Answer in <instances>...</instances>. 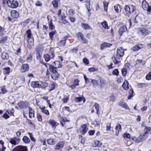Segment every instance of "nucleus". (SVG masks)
<instances>
[{"mask_svg":"<svg viewBox=\"0 0 151 151\" xmlns=\"http://www.w3.org/2000/svg\"><path fill=\"white\" fill-rule=\"evenodd\" d=\"M145 129L144 133L140 134L137 138L133 137L132 139L137 143H139L145 140L148 136V133L151 130V127H145Z\"/></svg>","mask_w":151,"mask_h":151,"instance_id":"nucleus-1","label":"nucleus"},{"mask_svg":"<svg viewBox=\"0 0 151 151\" xmlns=\"http://www.w3.org/2000/svg\"><path fill=\"white\" fill-rule=\"evenodd\" d=\"M124 54V50L121 47L118 48L117 50L116 54L114 57V59L115 60V61H114V63L117 64L119 63L120 61L117 59H119L120 58L123 56Z\"/></svg>","mask_w":151,"mask_h":151,"instance_id":"nucleus-2","label":"nucleus"},{"mask_svg":"<svg viewBox=\"0 0 151 151\" xmlns=\"http://www.w3.org/2000/svg\"><path fill=\"white\" fill-rule=\"evenodd\" d=\"M49 54L50 55L48 54H45L44 55V58L45 61L46 62L50 61L51 59L53 58L55 56V53L53 51L52 48H51L50 49Z\"/></svg>","mask_w":151,"mask_h":151,"instance_id":"nucleus-3","label":"nucleus"},{"mask_svg":"<svg viewBox=\"0 0 151 151\" xmlns=\"http://www.w3.org/2000/svg\"><path fill=\"white\" fill-rule=\"evenodd\" d=\"M7 4L9 6L12 8H16L19 5L17 1L14 0H8L7 1Z\"/></svg>","mask_w":151,"mask_h":151,"instance_id":"nucleus-4","label":"nucleus"},{"mask_svg":"<svg viewBox=\"0 0 151 151\" xmlns=\"http://www.w3.org/2000/svg\"><path fill=\"white\" fill-rule=\"evenodd\" d=\"M51 66H49V69L52 72L51 74L52 78L54 80H56L59 77V74L56 69L51 68Z\"/></svg>","mask_w":151,"mask_h":151,"instance_id":"nucleus-5","label":"nucleus"},{"mask_svg":"<svg viewBox=\"0 0 151 151\" xmlns=\"http://www.w3.org/2000/svg\"><path fill=\"white\" fill-rule=\"evenodd\" d=\"M62 63L59 61H56L54 62L52 65H50V66H51V68H53L56 69L58 68H60L62 67Z\"/></svg>","mask_w":151,"mask_h":151,"instance_id":"nucleus-6","label":"nucleus"},{"mask_svg":"<svg viewBox=\"0 0 151 151\" xmlns=\"http://www.w3.org/2000/svg\"><path fill=\"white\" fill-rule=\"evenodd\" d=\"M29 105V103L26 101H21L18 104V106L21 109L27 108Z\"/></svg>","mask_w":151,"mask_h":151,"instance_id":"nucleus-7","label":"nucleus"},{"mask_svg":"<svg viewBox=\"0 0 151 151\" xmlns=\"http://www.w3.org/2000/svg\"><path fill=\"white\" fill-rule=\"evenodd\" d=\"M20 140V139L19 138H17L16 137H14L11 138L9 142L12 145H17L18 144V142H19Z\"/></svg>","mask_w":151,"mask_h":151,"instance_id":"nucleus-8","label":"nucleus"},{"mask_svg":"<svg viewBox=\"0 0 151 151\" xmlns=\"http://www.w3.org/2000/svg\"><path fill=\"white\" fill-rule=\"evenodd\" d=\"M43 51V49L40 47H37L36 50L37 59H40L41 57Z\"/></svg>","mask_w":151,"mask_h":151,"instance_id":"nucleus-9","label":"nucleus"},{"mask_svg":"<svg viewBox=\"0 0 151 151\" xmlns=\"http://www.w3.org/2000/svg\"><path fill=\"white\" fill-rule=\"evenodd\" d=\"M88 130V128L86 124H83L81 126V130L82 134H84L87 132Z\"/></svg>","mask_w":151,"mask_h":151,"instance_id":"nucleus-10","label":"nucleus"},{"mask_svg":"<svg viewBox=\"0 0 151 151\" xmlns=\"http://www.w3.org/2000/svg\"><path fill=\"white\" fill-rule=\"evenodd\" d=\"M64 145V142H60L57 144L55 147V150H60L63 148Z\"/></svg>","mask_w":151,"mask_h":151,"instance_id":"nucleus-11","label":"nucleus"},{"mask_svg":"<svg viewBox=\"0 0 151 151\" xmlns=\"http://www.w3.org/2000/svg\"><path fill=\"white\" fill-rule=\"evenodd\" d=\"M14 151H28L27 147L26 146H19L17 147Z\"/></svg>","mask_w":151,"mask_h":151,"instance_id":"nucleus-12","label":"nucleus"},{"mask_svg":"<svg viewBox=\"0 0 151 151\" xmlns=\"http://www.w3.org/2000/svg\"><path fill=\"white\" fill-rule=\"evenodd\" d=\"M124 9L125 11V14L126 16L129 17L131 13L130 8L128 5H126L124 7Z\"/></svg>","mask_w":151,"mask_h":151,"instance_id":"nucleus-13","label":"nucleus"},{"mask_svg":"<svg viewBox=\"0 0 151 151\" xmlns=\"http://www.w3.org/2000/svg\"><path fill=\"white\" fill-rule=\"evenodd\" d=\"M146 3V2L145 1V0H143L142 4V7L145 10L147 9L148 11H150V8H149L148 4L147 3L145 5L144 4H145Z\"/></svg>","mask_w":151,"mask_h":151,"instance_id":"nucleus-14","label":"nucleus"},{"mask_svg":"<svg viewBox=\"0 0 151 151\" xmlns=\"http://www.w3.org/2000/svg\"><path fill=\"white\" fill-rule=\"evenodd\" d=\"M112 45V44L107 43L106 42H104L102 43L100 46V48L101 50H103L104 49L106 48L107 47H110Z\"/></svg>","mask_w":151,"mask_h":151,"instance_id":"nucleus-15","label":"nucleus"},{"mask_svg":"<svg viewBox=\"0 0 151 151\" xmlns=\"http://www.w3.org/2000/svg\"><path fill=\"white\" fill-rule=\"evenodd\" d=\"M11 17L14 19H16L19 16L18 12L14 10H12L11 12Z\"/></svg>","mask_w":151,"mask_h":151,"instance_id":"nucleus-16","label":"nucleus"},{"mask_svg":"<svg viewBox=\"0 0 151 151\" xmlns=\"http://www.w3.org/2000/svg\"><path fill=\"white\" fill-rule=\"evenodd\" d=\"M86 6L88 10V16H89L91 14L90 11V0H86Z\"/></svg>","mask_w":151,"mask_h":151,"instance_id":"nucleus-17","label":"nucleus"},{"mask_svg":"<svg viewBox=\"0 0 151 151\" xmlns=\"http://www.w3.org/2000/svg\"><path fill=\"white\" fill-rule=\"evenodd\" d=\"M29 69L28 65L27 64L23 65L21 68V70L22 72H24L28 71Z\"/></svg>","mask_w":151,"mask_h":151,"instance_id":"nucleus-18","label":"nucleus"},{"mask_svg":"<svg viewBox=\"0 0 151 151\" xmlns=\"http://www.w3.org/2000/svg\"><path fill=\"white\" fill-rule=\"evenodd\" d=\"M31 85L33 88H40V81H33L31 83Z\"/></svg>","mask_w":151,"mask_h":151,"instance_id":"nucleus-19","label":"nucleus"},{"mask_svg":"<svg viewBox=\"0 0 151 151\" xmlns=\"http://www.w3.org/2000/svg\"><path fill=\"white\" fill-rule=\"evenodd\" d=\"M142 47V45H136L132 48L131 49L133 51H135L141 49Z\"/></svg>","mask_w":151,"mask_h":151,"instance_id":"nucleus-20","label":"nucleus"},{"mask_svg":"<svg viewBox=\"0 0 151 151\" xmlns=\"http://www.w3.org/2000/svg\"><path fill=\"white\" fill-rule=\"evenodd\" d=\"M127 28L125 26H123L120 27L119 30V34L120 36H121L122 35L123 33L125 32L127 30Z\"/></svg>","mask_w":151,"mask_h":151,"instance_id":"nucleus-21","label":"nucleus"},{"mask_svg":"<svg viewBox=\"0 0 151 151\" xmlns=\"http://www.w3.org/2000/svg\"><path fill=\"white\" fill-rule=\"evenodd\" d=\"M29 116L30 118H32L33 117H34V111L32 109L31 107H29Z\"/></svg>","mask_w":151,"mask_h":151,"instance_id":"nucleus-22","label":"nucleus"},{"mask_svg":"<svg viewBox=\"0 0 151 151\" xmlns=\"http://www.w3.org/2000/svg\"><path fill=\"white\" fill-rule=\"evenodd\" d=\"M129 84L128 81H125L123 83L122 86L125 90H127L129 88Z\"/></svg>","mask_w":151,"mask_h":151,"instance_id":"nucleus-23","label":"nucleus"},{"mask_svg":"<svg viewBox=\"0 0 151 151\" xmlns=\"http://www.w3.org/2000/svg\"><path fill=\"white\" fill-rule=\"evenodd\" d=\"M66 16L65 14H63L60 17V19L62 21V23L65 24L68 23L67 20L65 19Z\"/></svg>","mask_w":151,"mask_h":151,"instance_id":"nucleus-24","label":"nucleus"},{"mask_svg":"<svg viewBox=\"0 0 151 151\" xmlns=\"http://www.w3.org/2000/svg\"><path fill=\"white\" fill-rule=\"evenodd\" d=\"M8 37L5 36L3 37H1L0 38V44H3L6 43L7 41Z\"/></svg>","mask_w":151,"mask_h":151,"instance_id":"nucleus-25","label":"nucleus"},{"mask_svg":"<svg viewBox=\"0 0 151 151\" xmlns=\"http://www.w3.org/2000/svg\"><path fill=\"white\" fill-rule=\"evenodd\" d=\"M115 11L117 13H119L121 11V6L119 4L115 5L114 7Z\"/></svg>","mask_w":151,"mask_h":151,"instance_id":"nucleus-26","label":"nucleus"},{"mask_svg":"<svg viewBox=\"0 0 151 151\" xmlns=\"http://www.w3.org/2000/svg\"><path fill=\"white\" fill-rule=\"evenodd\" d=\"M40 108L41 109V111L43 113L46 114L47 115H49V112L48 110L45 109V106H40Z\"/></svg>","mask_w":151,"mask_h":151,"instance_id":"nucleus-27","label":"nucleus"},{"mask_svg":"<svg viewBox=\"0 0 151 151\" xmlns=\"http://www.w3.org/2000/svg\"><path fill=\"white\" fill-rule=\"evenodd\" d=\"M148 86V84L147 83H140L137 84V86L139 88H143L146 87Z\"/></svg>","mask_w":151,"mask_h":151,"instance_id":"nucleus-28","label":"nucleus"},{"mask_svg":"<svg viewBox=\"0 0 151 151\" xmlns=\"http://www.w3.org/2000/svg\"><path fill=\"white\" fill-rule=\"evenodd\" d=\"M141 33L142 35L145 36L149 34L148 32L146 29H142L139 30V32Z\"/></svg>","mask_w":151,"mask_h":151,"instance_id":"nucleus-29","label":"nucleus"},{"mask_svg":"<svg viewBox=\"0 0 151 151\" xmlns=\"http://www.w3.org/2000/svg\"><path fill=\"white\" fill-rule=\"evenodd\" d=\"M1 57L3 60H7L9 58L8 54L6 53L3 52L2 54Z\"/></svg>","mask_w":151,"mask_h":151,"instance_id":"nucleus-30","label":"nucleus"},{"mask_svg":"<svg viewBox=\"0 0 151 151\" xmlns=\"http://www.w3.org/2000/svg\"><path fill=\"white\" fill-rule=\"evenodd\" d=\"M40 88H45L48 86L47 83L40 81Z\"/></svg>","mask_w":151,"mask_h":151,"instance_id":"nucleus-31","label":"nucleus"},{"mask_svg":"<svg viewBox=\"0 0 151 151\" xmlns=\"http://www.w3.org/2000/svg\"><path fill=\"white\" fill-rule=\"evenodd\" d=\"M81 24L82 27L85 30L89 29L90 28V27L88 24L82 23Z\"/></svg>","mask_w":151,"mask_h":151,"instance_id":"nucleus-32","label":"nucleus"},{"mask_svg":"<svg viewBox=\"0 0 151 151\" xmlns=\"http://www.w3.org/2000/svg\"><path fill=\"white\" fill-rule=\"evenodd\" d=\"M22 140L26 143H28L30 142L29 139L26 136H24L23 137Z\"/></svg>","mask_w":151,"mask_h":151,"instance_id":"nucleus-33","label":"nucleus"},{"mask_svg":"<svg viewBox=\"0 0 151 151\" xmlns=\"http://www.w3.org/2000/svg\"><path fill=\"white\" fill-rule=\"evenodd\" d=\"M119 105L124 108L127 109V104L125 102H120L118 104Z\"/></svg>","mask_w":151,"mask_h":151,"instance_id":"nucleus-34","label":"nucleus"},{"mask_svg":"<svg viewBox=\"0 0 151 151\" xmlns=\"http://www.w3.org/2000/svg\"><path fill=\"white\" fill-rule=\"evenodd\" d=\"M101 24L102 26L105 29H108L109 28L107 22L104 21L103 22L101 23Z\"/></svg>","mask_w":151,"mask_h":151,"instance_id":"nucleus-35","label":"nucleus"},{"mask_svg":"<svg viewBox=\"0 0 151 151\" xmlns=\"http://www.w3.org/2000/svg\"><path fill=\"white\" fill-rule=\"evenodd\" d=\"M5 70V73L8 75H9L10 71V68L9 67H6L3 68Z\"/></svg>","mask_w":151,"mask_h":151,"instance_id":"nucleus-36","label":"nucleus"},{"mask_svg":"<svg viewBox=\"0 0 151 151\" xmlns=\"http://www.w3.org/2000/svg\"><path fill=\"white\" fill-rule=\"evenodd\" d=\"M66 40V39L65 37H64L63 38V40H61L60 43H59V45L60 46H63L65 45L66 42L65 41Z\"/></svg>","mask_w":151,"mask_h":151,"instance_id":"nucleus-37","label":"nucleus"},{"mask_svg":"<svg viewBox=\"0 0 151 151\" xmlns=\"http://www.w3.org/2000/svg\"><path fill=\"white\" fill-rule=\"evenodd\" d=\"M49 123L53 127L55 125L57 122L54 120L50 119L49 121Z\"/></svg>","mask_w":151,"mask_h":151,"instance_id":"nucleus-38","label":"nucleus"},{"mask_svg":"<svg viewBox=\"0 0 151 151\" xmlns=\"http://www.w3.org/2000/svg\"><path fill=\"white\" fill-rule=\"evenodd\" d=\"M135 63L136 64H141L142 65H144L145 63L144 61H142V60H138L135 61Z\"/></svg>","mask_w":151,"mask_h":151,"instance_id":"nucleus-39","label":"nucleus"},{"mask_svg":"<svg viewBox=\"0 0 151 151\" xmlns=\"http://www.w3.org/2000/svg\"><path fill=\"white\" fill-rule=\"evenodd\" d=\"M47 142L50 145H53L55 143V141L54 139H48Z\"/></svg>","mask_w":151,"mask_h":151,"instance_id":"nucleus-40","label":"nucleus"},{"mask_svg":"<svg viewBox=\"0 0 151 151\" xmlns=\"http://www.w3.org/2000/svg\"><path fill=\"white\" fill-rule=\"evenodd\" d=\"M94 106L96 111V114H98L99 111V105L97 103H95L94 105Z\"/></svg>","mask_w":151,"mask_h":151,"instance_id":"nucleus-41","label":"nucleus"},{"mask_svg":"<svg viewBox=\"0 0 151 151\" xmlns=\"http://www.w3.org/2000/svg\"><path fill=\"white\" fill-rule=\"evenodd\" d=\"M27 37L29 39H30L31 37V31L30 29L28 30L26 32Z\"/></svg>","mask_w":151,"mask_h":151,"instance_id":"nucleus-42","label":"nucleus"},{"mask_svg":"<svg viewBox=\"0 0 151 151\" xmlns=\"http://www.w3.org/2000/svg\"><path fill=\"white\" fill-rule=\"evenodd\" d=\"M103 4L104 5V10L107 11L108 7V3L106 2V1H105L103 2Z\"/></svg>","mask_w":151,"mask_h":151,"instance_id":"nucleus-43","label":"nucleus"},{"mask_svg":"<svg viewBox=\"0 0 151 151\" xmlns=\"http://www.w3.org/2000/svg\"><path fill=\"white\" fill-rule=\"evenodd\" d=\"M75 12L73 9H70L68 11V13L70 16H73Z\"/></svg>","mask_w":151,"mask_h":151,"instance_id":"nucleus-44","label":"nucleus"},{"mask_svg":"<svg viewBox=\"0 0 151 151\" xmlns=\"http://www.w3.org/2000/svg\"><path fill=\"white\" fill-rule=\"evenodd\" d=\"M95 144L96 146L100 147L102 145V143L101 142L99 141L96 140L95 142Z\"/></svg>","mask_w":151,"mask_h":151,"instance_id":"nucleus-45","label":"nucleus"},{"mask_svg":"<svg viewBox=\"0 0 151 151\" xmlns=\"http://www.w3.org/2000/svg\"><path fill=\"white\" fill-rule=\"evenodd\" d=\"M90 79L91 81V82L92 83V84L94 86H97L98 82L96 80L91 79Z\"/></svg>","mask_w":151,"mask_h":151,"instance_id":"nucleus-46","label":"nucleus"},{"mask_svg":"<svg viewBox=\"0 0 151 151\" xmlns=\"http://www.w3.org/2000/svg\"><path fill=\"white\" fill-rule=\"evenodd\" d=\"M122 74L123 76H125L127 73V69L125 68H123L121 70Z\"/></svg>","mask_w":151,"mask_h":151,"instance_id":"nucleus-47","label":"nucleus"},{"mask_svg":"<svg viewBox=\"0 0 151 151\" xmlns=\"http://www.w3.org/2000/svg\"><path fill=\"white\" fill-rule=\"evenodd\" d=\"M56 32V31L55 30H54L49 33V36L51 40L52 39V36L54 35Z\"/></svg>","mask_w":151,"mask_h":151,"instance_id":"nucleus-48","label":"nucleus"},{"mask_svg":"<svg viewBox=\"0 0 151 151\" xmlns=\"http://www.w3.org/2000/svg\"><path fill=\"white\" fill-rule=\"evenodd\" d=\"M0 144L1 145L2 149H1V151H5V150L6 149V147L4 146V142L2 140H0Z\"/></svg>","mask_w":151,"mask_h":151,"instance_id":"nucleus-49","label":"nucleus"},{"mask_svg":"<svg viewBox=\"0 0 151 151\" xmlns=\"http://www.w3.org/2000/svg\"><path fill=\"white\" fill-rule=\"evenodd\" d=\"M55 87V84L54 83H51L50 86L49 90L51 91L53 90Z\"/></svg>","mask_w":151,"mask_h":151,"instance_id":"nucleus-50","label":"nucleus"},{"mask_svg":"<svg viewBox=\"0 0 151 151\" xmlns=\"http://www.w3.org/2000/svg\"><path fill=\"white\" fill-rule=\"evenodd\" d=\"M52 4L54 7H58V4L57 1L56 0H54L52 1Z\"/></svg>","mask_w":151,"mask_h":151,"instance_id":"nucleus-51","label":"nucleus"},{"mask_svg":"<svg viewBox=\"0 0 151 151\" xmlns=\"http://www.w3.org/2000/svg\"><path fill=\"white\" fill-rule=\"evenodd\" d=\"M82 100L83 98L81 97H77L75 99V101L76 102H80Z\"/></svg>","mask_w":151,"mask_h":151,"instance_id":"nucleus-52","label":"nucleus"},{"mask_svg":"<svg viewBox=\"0 0 151 151\" xmlns=\"http://www.w3.org/2000/svg\"><path fill=\"white\" fill-rule=\"evenodd\" d=\"M115 129L116 130L118 131H121L122 129L121 126V125L119 124H118L115 127Z\"/></svg>","mask_w":151,"mask_h":151,"instance_id":"nucleus-53","label":"nucleus"},{"mask_svg":"<svg viewBox=\"0 0 151 151\" xmlns=\"http://www.w3.org/2000/svg\"><path fill=\"white\" fill-rule=\"evenodd\" d=\"M49 28L51 30L53 29H54V28H55V26L53 24L52 22H51L50 23H49Z\"/></svg>","mask_w":151,"mask_h":151,"instance_id":"nucleus-54","label":"nucleus"},{"mask_svg":"<svg viewBox=\"0 0 151 151\" xmlns=\"http://www.w3.org/2000/svg\"><path fill=\"white\" fill-rule=\"evenodd\" d=\"M98 70V68H91L88 69V70L90 72L96 71Z\"/></svg>","mask_w":151,"mask_h":151,"instance_id":"nucleus-55","label":"nucleus"},{"mask_svg":"<svg viewBox=\"0 0 151 151\" xmlns=\"http://www.w3.org/2000/svg\"><path fill=\"white\" fill-rule=\"evenodd\" d=\"M130 8V9H131V12L132 13H133L134 11H135L136 9V7L135 6L132 5L131 6Z\"/></svg>","mask_w":151,"mask_h":151,"instance_id":"nucleus-56","label":"nucleus"},{"mask_svg":"<svg viewBox=\"0 0 151 151\" xmlns=\"http://www.w3.org/2000/svg\"><path fill=\"white\" fill-rule=\"evenodd\" d=\"M28 134H29V137H30L32 141H35V139L34 138V137L33 136V135H32V133H29V132H28Z\"/></svg>","mask_w":151,"mask_h":151,"instance_id":"nucleus-57","label":"nucleus"},{"mask_svg":"<svg viewBox=\"0 0 151 151\" xmlns=\"http://www.w3.org/2000/svg\"><path fill=\"white\" fill-rule=\"evenodd\" d=\"M79 81L77 79H75L73 81V84L76 86H78L79 85Z\"/></svg>","mask_w":151,"mask_h":151,"instance_id":"nucleus-58","label":"nucleus"},{"mask_svg":"<svg viewBox=\"0 0 151 151\" xmlns=\"http://www.w3.org/2000/svg\"><path fill=\"white\" fill-rule=\"evenodd\" d=\"M146 79L147 80H151V74L150 73H149L147 74L145 77Z\"/></svg>","mask_w":151,"mask_h":151,"instance_id":"nucleus-59","label":"nucleus"},{"mask_svg":"<svg viewBox=\"0 0 151 151\" xmlns=\"http://www.w3.org/2000/svg\"><path fill=\"white\" fill-rule=\"evenodd\" d=\"M119 73L118 70L117 69H116L113 71L112 74L116 75H118Z\"/></svg>","mask_w":151,"mask_h":151,"instance_id":"nucleus-60","label":"nucleus"},{"mask_svg":"<svg viewBox=\"0 0 151 151\" xmlns=\"http://www.w3.org/2000/svg\"><path fill=\"white\" fill-rule=\"evenodd\" d=\"M117 81L118 83H120L123 81V79L121 77H118Z\"/></svg>","mask_w":151,"mask_h":151,"instance_id":"nucleus-61","label":"nucleus"},{"mask_svg":"<svg viewBox=\"0 0 151 151\" xmlns=\"http://www.w3.org/2000/svg\"><path fill=\"white\" fill-rule=\"evenodd\" d=\"M123 136L124 138L126 137L128 138H129L130 136V134L128 133L124 134Z\"/></svg>","mask_w":151,"mask_h":151,"instance_id":"nucleus-62","label":"nucleus"},{"mask_svg":"<svg viewBox=\"0 0 151 151\" xmlns=\"http://www.w3.org/2000/svg\"><path fill=\"white\" fill-rule=\"evenodd\" d=\"M37 119L38 120L39 122H41L42 121V116L41 115L39 114H37Z\"/></svg>","mask_w":151,"mask_h":151,"instance_id":"nucleus-63","label":"nucleus"},{"mask_svg":"<svg viewBox=\"0 0 151 151\" xmlns=\"http://www.w3.org/2000/svg\"><path fill=\"white\" fill-rule=\"evenodd\" d=\"M83 63L86 65H88L89 64V61L86 58H84L83 59Z\"/></svg>","mask_w":151,"mask_h":151,"instance_id":"nucleus-64","label":"nucleus"}]
</instances>
